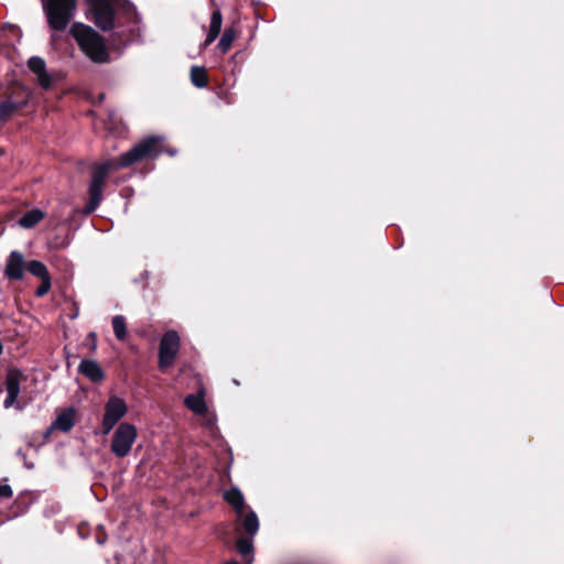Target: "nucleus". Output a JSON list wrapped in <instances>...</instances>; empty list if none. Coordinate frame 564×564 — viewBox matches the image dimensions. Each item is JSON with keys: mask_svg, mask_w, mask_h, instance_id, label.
I'll return each instance as SVG.
<instances>
[{"mask_svg": "<svg viewBox=\"0 0 564 564\" xmlns=\"http://www.w3.org/2000/svg\"><path fill=\"white\" fill-rule=\"evenodd\" d=\"M161 141L159 137L148 138L130 151L123 153L119 159L109 160L102 164L96 165L91 174L89 186V204L85 208V213H93L102 198V187L106 176L110 171L126 167L142 159H153L161 153Z\"/></svg>", "mask_w": 564, "mask_h": 564, "instance_id": "obj_1", "label": "nucleus"}, {"mask_svg": "<svg viewBox=\"0 0 564 564\" xmlns=\"http://www.w3.org/2000/svg\"><path fill=\"white\" fill-rule=\"evenodd\" d=\"M70 34L85 55L94 63L102 64L109 61V52L105 40L93 28L83 23H74L70 28Z\"/></svg>", "mask_w": 564, "mask_h": 564, "instance_id": "obj_2", "label": "nucleus"}, {"mask_svg": "<svg viewBox=\"0 0 564 564\" xmlns=\"http://www.w3.org/2000/svg\"><path fill=\"white\" fill-rule=\"evenodd\" d=\"M48 25L57 31L66 29L76 10V0H47L44 4Z\"/></svg>", "mask_w": 564, "mask_h": 564, "instance_id": "obj_3", "label": "nucleus"}, {"mask_svg": "<svg viewBox=\"0 0 564 564\" xmlns=\"http://www.w3.org/2000/svg\"><path fill=\"white\" fill-rule=\"evenodd\" d=\"M138 438L137 427L128 422L120 423L111 437V452L117 457H126L130 454Z\"/></svg>", "mask_w": 564, "mask_h": 564, "instance_id": "obj_4", "label": "nucleus"}, {"mask_svg": "<svg viewBox=\"0 0 564 564\" xmlns=\"http://www.w3.org/2000/svg\"><path fill=\"white\" fill-rule=\"evenodd\" d=\"M116 0H87V18L99 29L109 31L113 28Z\"/></svg>", "mask_w": 564, "mask_h": 564, "instance_id": "obj_5", "label": "nucleus"}, {"mask_svg": "<svg viewBox=\"0 0 564 564\" xmlns=\"http://www.w3.org/2000/svg\"><path fill=\"white\" fill-rule=\"evenodd\" d=\"M180 347L181 338L177 332L169 330L163 335L159 347V368L162 371H165L174 364Z\"/></svg>", "mask_w": 564, "mask_h": 564, "instance_id": "obj_6", "label": "nucleus"}, {"mask_svg": "<svg viewBox=\"0 0 564 564\" xmlns=\"http://www.w3.org/2000/svg\"><path fill=\"white\" fill-rule=\"evenodd\" d=\"M128 406L123 399L112 395L105 405L101 422L102 433L108 434L113 426L127 414Z\"/></svg>", "mask_w": 564, "mask_h": 564, "instance_id": "obj_7", "label": "nucleus"}, {"mask_svg": "<svg viewBox=\"0 0 564 564\" xmlns=\"http://www.w3.org/2000/svg\"><path fill=\"white\" fill-rule=\"evenodd\" d=\"M24 257L19 251H12L7 260L4 275L9 280H21L24 275Z\"/></svg>", "mask_w": 564, "mask_h": 564, "instance_id": "obj_8", "label": "nucleus"}, {"mask_svg": "<svg viewBox=\"0 0 564 564\" xmlns=\"http://www.w3.org/2000/svg\"><path fill=\"white\" fill-rule=\"evenodd\" d=\"M23 379V375L17 369H10L7 373L6 387H7V398L4 400V406L10 408L14 404L19 393H20V383Z\"/></svg>", "mask_w": 564, "mask_h": 564, "instance_id": "obj_9", "label": "nucleus"}, {"mask_svg": "<svg viewBox=\"0 0 564 564\" xmlns=\"http://www.w3.org/2000/svg\"><path fill=\"white\" fill-rule=\"evenodd\" d=\"M29 68L36 75L37 82L44 89H48L52 85V77L46 72V64L43 58L33 56L29 59Z\"/></svg>", "mask_w": 564, "mask_h": 564, "instance_id": "obj_10", "label": "nucleus"}, {"mask_svg": "<svg viewBox=\"0 0 564 564\" xmlns=\"http://www.w3.org/2000/svg\"><path fill=\"white\" fill-rule=\"evenodd\" d=\"M76 411L73 408L61 411L52 424V429L68 432L75 424Z\"/></svg>", "mask_w": 564, "mask_h": 564, "instance_id": "obj_11", "label": "nucleus"}, {"mask_svg": "<svg viewBox=\"0 0 564 564\" xmlns=\"http://www.w3.org/2000/svg\"><path fill=\"white\" fill-rule=\"evenodd\" d=\"M80 373L94 382H99L104 379V371L100 366L94 360H83L78 367Z\"/></svg>", "mask_w": 564, "mask_h": 564, "instance_id": "obj_12", "label": "nucleus"}, {"mask_svg": "<svg viewBox=\"0 0 564 564\" xmlns=\"http://www.w3.org/2000/svg\"><path fill=\"white\" fill-rule=\"evenodd\" d=\"M221 24H223L221 12L219 10H215L210 18L209 32L204 42L205 47L208 46L209 44H212L217 39V36L219 35L220 30H221Z\"/></svg>", "mask_w": 564, "mask_h": 564, "instance_id": "obj_13", "label": "nucleus"}, {"mask_svg": "<svg viewBox=\"0 0 564 564\" xmlns=\"http://www.w3.org/2000/svg\"><path fill=\"white\" fill-rule=\"evenodd\" d=\"M224 499L232 506L237 516L241 517L245 509V499L240 490L232 488L224 492Z\"/></svg>", "mask_w": 564, "mask_h": 564, "instance_id": "obj_14", "label": "nucleus"}, {"mask_svg": "<svg viewBox=\"0 0 564 564\" xmlns=\"http://www.w3.org/2000/svg\"><path fill=\"white\" fill-rule=\"evenodd\" d=\"M44 218L41 209H32L25 213L20 219L19 225L23 228H32Z\"/></svg>", "mask_w": 564, "mask_h": 564, "instance_id": "obj_15", "label": "nucleus"}, {"mask_svg": "<svg viewBox=\"0 0 564 564\" xmlns=\"http://www.w3.org/2000/svg\"><path fill=\"white\" fill-rule=\"evenodd\" d=\"M186 406L196 414H205L207 411L204 397L191 394L185 399Z\"/></svg>", "mask_w": 564, "mask_h": 564, "instance_id": "obj_16", "label": "nucleus"}, {"mask_svg": "<svg viewBox=\"0 0 564 564\" xmlns=\"http://www.w3.org/2000/svg\"><path fill=\"white\" fill-rule=\"evenodd\" d=\"M238 520L241 521V524L247 533L254 535L259 529L258 517L253 511L248 512L245 517H238Z\"/></svg>", "mask_w": 564, "mask_h": 564, "instance_id": "obj_17", "label": "nucleus"}, {"mask_svg": "<svg viewBox=\"0 0 564 564\" xmlns=\"http://www.w3.org/2000/svg\"><path fill=\"white\" fill-rule=\"evenodd\" d=\"M26 269L28 271L34 275V276H37L40 278L41 280L42 279H46V278H50V273L47 271V268L45 267L44 263H42L41 261H37V260H32L28 263L26 265Z\"/></svg>", "mask_w": 564, "mask_h": 564, "instance_id": "obj_18", "label": "nucleus"}, {"mask_svg": "<svg viewBox=\"0 0 564 564\" xmlns=\"http://www.w3.org/2000/svg\"><path fill=\"white\" fill-rule=\"evenodd\" d=\"M191 79L196 87L203 88L207 85V75L203 67L193 66L191 69Z\"/></svg>", "mask_w": 564, "mask_h": 564, "instance_id": "obj_19", "label": "nucleus"}, {"mask_svg": "<svg viewBox=\"0 0 564 564\" xmlns=\"http://www.w3.org/2000/svg\"><path fill=\"white\" fill-rule=\"evenodd\" d=\"M112 328L115 332L116 337L119 340H123L127 336V328H126V321L124 317L121 315H116L112 318Z\"/></svg>", "mask_w": 564, "mask_h": 564, "instance_id": "obj_20", "label": "nucleus"}, {"mask_svg": "<svg viewBox=\"0 0 564 564\" xmlns=\"http://www.w3.org/2000/svg\"><path fill=\"white\" fill-rule=\"evenodd\" d=\"M17 109V105L13 101L4 100L0 102V124L8 121L11 115Z\"/></svg>", "mask_w": 564, "mask_h": 564, "instance_id": "obj_21", "label": "nucleus"}, {"mask_svg": "<svg viewBox=\"0 0 564 564\" xmlns=\"http://www.w3.org/2000/svg\"><path fill=\"white\" fill-rule=\"evenodd\" d=\"M235 37H236V31L234 29L230 28L224 32V34L218 43V47L221 50L223 53H226L230 48Z\"/></svg>", "mask_w": 564, "mask_h": 564, "instance_id": "obj_22", "label": "nucleus"}, {"mask_svg": "<svg viewBox=\"0 0 564 564\" xmlns=\"http://www.w3.org/2000/svg\"><path fill=\"white\" fill-rule=\"evenodd\" d=\"M237 549L241 555L248 556L251 554L253 549L252 541L248 538H240L237 541Z\"/></svg>", "mask_w": 564, "mask_h": 564, "instance_id": "obj_23", "label": "nucleus"}, {"mask_svg": "<svg viewBox=\"0 0 564 564\" xmlns=\"http://www.w3.org/2000/svg\"><path fill=\"white\" fill-rule=\"evenodd\" d=\"M51 289V276L41 280V285L36 290L37 296H44Z\"/></svg>", "mask_w": 564, "mask_h": 564, "instance_id": "obj_24", "label": "nucleus"}, {"mask_svg": "<svg viewBox=\"0 0 564 564\" xmlns=\"http://www.w3.org/2000/svg\"><path fill=\"white\" fill-rule=\"evenodd\" d=\"M12 496V489L9 485L0 482V498H9Z\"/></svg>", "mask_w": 564, "mask_h": 564, "instance_id": "obj_25", "label": "nucleus"}, {"mask_svg": "<svg viewBox=\"0 0 564 564\" xmlns=\"http://www.w3.org/2000/svg\"><path fill=\"white\" fill-rule=\"evenodd\" d=\"M227 564H238L237 562H228Z\"/></svg>", "mask_w": 564, "mask_h": 564, "instance_id": "obj_26", "label": "nucleus"}]
</instances>
